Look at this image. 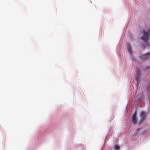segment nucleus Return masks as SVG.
Masks as SVG:
<instances>
[{"label":"nucleus","instance_id":"f257e3e1","mask_svg":"<svg viewBox=\"0 0 150 150\" xmlns=\"http://www.w3.org/2000/svg\"><path fill=\"white\" fill-rule=\"evenodd\" d=\"M150 31L149 30L147 31L144 30L143 31V36L141 38V39L144 41L145 44L149 43V42H148V40H149Z\"/></svg>","mask_w":150,"mask_h":150},{"label":"nucleus","instance_id":"f03ea898","mask_svg":"<svg viewBox=\"0 0 150 150\" xmlns=\"http://www.w3.org/2000/svg\"><path fill=\"white\" fill-rule=\"evenodd\" d=\"M132 120L133 123L134 124H136L137 122V117H136V112L134 113L132 117Z\"/></svg>","mask_w":150,"mask_h":150},{"label":"nucleus","instance_id":"7ed1b4c3","mask_svg":"<svg viewBox=\"0 0 150 150\" xmlns=\"http://www.w3.org/2000/svg\"><path fill=\"white\" fill-rule=\"evenodd\" d=\"M140 117L141 118V119L140 121V123H141L144 120L146 117V113L144 111L141 112L140 114Z\"/></svg>","mask_w":150,"mask_h":150},{"label":"nucleus","instance_id":"20e7f679","mask_svg":"<svg viewBox=\"0 0 150 150\" xmlns=\"http://www.w3.org/2000/svg\"><path fill=\"white\" fill-rule=\"evenodd\" d=\"M150 55V53L148 52L146 54L142 55L140 57V58L141 59H145L148 58Z\"/></svg>","mask_w":150,"mask_h":150},{"label":"nucleus","instance_id":"39448f33","mask_svg":"<svg viewBox=\"0 0 150 150\" xmlns=\"http://www.w3.org/2000/svg\"><path fill=\"white\" fill-rule=\"evenodd\" d=\"M140 76L139 75H137L136 77V80L137 82V86L139 85V82L140 81Z\"/></svg>","mask_w":150,"mask_h":150},{"label":"nucleus","instance_id":"423d86ee","mask_svg":"<svg viewBox=\"0 0 150 150\" xmlns=\"http://www.w3.org/2000/svg\"><path fill=\"white\" fill-rule=\"evenodd\" d=\"M127 49H128V51L130 53H131V52H132V50H131V47L130 46V45L129 44L127 45Z\"/></svg>","mask_w":150,"mask_h":150},{"label":"nucleus","instance_id":"0eeeda50","mask_svg":"<svg viewBox=\"0 0 150 150\" xmlns=\"http://www.w3.org/2000/svg\"><path fill=\"white\" fill-rule=\"evenodd\" d=\"M120 148V146L117 145H116L115 146V148L116 150H119Z\"/></svg>","mask_w":150,"mask_h":150},{"label":"nucleus","instance_id":"6e6552de","mask_svg":"<svg viewBox=\"0 0 150 150\" xmlns=\"http://www.w3.org/2000/svg\"><path fill=\"white\" fill-rule=\"evenodd\" d=\"M137 75L140 76L141 73L139 69H138L137 71Z\"/></svg>","mask_w":150,"mask_h":150},{"label":"nucleus","instance_id":"1a4fd4ad","mask_svg":"<svg viewBox=\"0 0 150 150\" xmlns=\"http://www.w3.org/2000/svg\"><path fill=\"white\" fill-rule=\"evenodd\" d=\"M145 132L146 133V131H144V132ZM142 134H144V133H143V132H142Z\"/></svg>","mask_w":150,"mask_h":150}]
</instances>
